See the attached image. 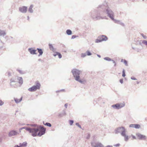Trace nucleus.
<instances>
[{
  "label": "nucleus",
  "mask_w": 147,
  "mask_h": 147,
  "mask_svg": "<svg viewBox=\"0 0 147 147\" xmlns=\"http://www.w3.org/2000/svg\"><path fill=\"white\" fill-rule=\"evenodd\" d=\"M34 127L29 128L27 127H24L20 128L19 131L20 132L21 130L23 129H25L30 133H32V135L33 137L36 136L37 135L41 136L45 134L46 131V129L44 128L42 126H37L35 124H28Z\"/></svg>",
  "instance_id": "1"
},
{
  "label": "nucleus",
  "mask_w": 147,
  "mask_h": 147,
  "mask_svg": "<svg viewBox=\"0 0 147 147\" xmlns=\"http://www.w3.org/2000/svg\"><path fill=\"white\" fill-rule=\"evenodd\" d=\"M74 79L81 84H83L84 81L80 79V75L82 71L76 69H73L71 71Z\"/></svg>",
  "instance_id": "2"
},
{
  "label": "nucleus",
  "mask_w": 147,
  "mask_h": 147,
  "mask_svg": "<svg viewBox=\"0 0 147 147\" xmlns=\"http://www.w3.org/2000/svg\"><path fill=\"white\" fill-rule=\"evenodd\" d=\"M121 132V135L124 138L125 140L127 141L129 139V137L126 133V131L125 128L123 127L118 128L116 130V133L117 134Z\"/></svg>",
  "instance_id": "3"
},
{
  "label": "nucleus",
  "mask_w": 147,
  "mask_h": 147,
  "mask_svg": "<svg viewBox=\"0 0 147 147\" xmlns=\"http://www.w3.org/2000/svg\"><path fill=\"white\" fill-rule=\"evenodd\" d=\"M40 86L41 85L39 82L37 81L36 82V85L29 88L28 89V90L31 92L35 91L37 90L40 89Z\"/></svg>",
  "instance_id": "4"
},
{
  "label": "nucleus",
  "mask_w": 147,
  "mask_h": 147,
  "mask_svg": "<svg viewBox=\"0 0 147 147\" xmlns=\"http://www.w3.org/2000/svg\"><path fill=\"white\" fill-rule=\"evenodd\" d=\"M125 106L124 102L121 103H117L115 105H112V107L114 109H119L124 107Z\"/></svg>",
  "instance_id": "5"
},
{
  "label": "nucleus",
  "mask_w": 147,
  "mask_h": 147,
  "mask_svg": "<svg viewBox=\"0 0 147 147\" xmlns=\"http://www.w3.org/2000/svg\"><path fill=\"white\" fill-rule=\"evenodd\" d=\"M107 39V37L105 36L102 35L98 37V39H96L95 40V42L98 43L103 41L106 40Z\"/></svg>",
  "instance_id": "6"
},
{
  "label": "nucleus",
  "mask_w": 147,
  "mask_h": 147,
  "mask_svg": "<svg viewBox=\"0 0 147 147\" xmlns=\"http://www.w3.org/2000/svg\"><path fill=\"white\" fill-rule=\"evenodd\" d=\"M17 78L16 77L12 78L10 80V85L12 87L16 88L17 86L16 84L18 82L16 81Z\"/></svg>",
  "instance_id": "7"
},
{
  "label": "nucleus",
  "mask_w": 147,
  "mask_h": 147,
  "mask_svg": "<svg viewBox=\"0 0 147 147\" xmlns=\"http://www.w3.org/2000/svg\"><path fill=\"white\" fill-rule=\"evenodd\" d=\"M27 7L25 6H23L19 8V11L23 13H26L27 11Z\"/></svg>",
  "instance_id": "8"
},
{
  "label": "nucleus",
  "mask_w": 147,
  "mask_h": 147,
  "mask_svg": "<svg viewBox=\"0 0 147 147\" xmlns=\"http://www.w3.org/2000/svg\"><path fill=\"white\" fill-rule=\"evenodd\" d=\"M19 134V133L16 131L12 130L10 131L8 134V136L11 137L12 136H15Z\"/></svg>",
  "instance_id": "9"
},
{
  "label": "nucleus",
  "mask_w": 147,
  "mask_h": 147,
  "mask_svg": "<svg viewBox=\"0 0 147 147\" xmlns=\"http://www.w3.org/2000/svg\"><path fill=\"white\" fill-rule=\"evenodd\" d=\"M106 11L108 16L113 20H114V15L113 12L109 10H107Z\"/></svg>",
  "instance_id": "10"
},
{
  "label": "nucleus",
  "mask_w": 147,
  "mask_h": 147,
  "mask_svg": "<svg viewBox=\"0 0 147 147\" xmlns=\"http://www.w3.org/2000/svg\"><path fill=\"white\" fill-rule=\"evenodd\" d=\"M28 50L31 54L35 55L37 54V53H36V50L33 49L32 48H29Z\"/></svg>",
  "instance_id": "11"
},
{
  "label": "nucleus",
  "mask_w": 147,
  "mask_h": 147,
  "mask_svg": "<svg viewBox=\"0 0 147 147\" xmlns=\"http://www.w3.org/2000/svg\"><path fill=\"white\" fill-rule=\"evenodd\" d=\"M27 145L26 142H24L22 143H20L19 145H16L14 147H22L23 146H26Z\"/></svg>",
  "instance_id": "12"
},
{
  "label": "nucleus",
  "mask_w": 147,
  "mask_h": 147,
  "mask_svg": "<svg viewBox=\"0 0 147 147\" xmlns=\"http://www.w3.org/2000/svg\"><path fill=\"white\" fill-rule=\"evenodd\" d=\"M137 136L138 138L139 139L145 140L146 139V137L144 135H143L140 134H138Z\"/></svg>",
  "instance_id": "13"
},
{
  "label": "nucleus",
  "mask_w": 147,
  "mask_h": 147,
  "mask_svg": "<svg viewBox=\"0 0 147 147\" xmlns=\"http://www.w3.org/2000/svg\"><path fill=\"white\" fill-rule=\"evenodd\" d=\"M49 49L51 51H52L53 52H55L56 50V49L53 47L52 44H49Z\"/></svg>",
  "instance_id": "14"
},
{
  "label": "nucleus",
  "mask_w": 147,
  "mask_h": 147,
  "mask_svg": "<svg viewBox=\"0 0 147 147\" xmlns=\"http://www.w3.org/2000/svg\"><path fill=\"white\" fill-rule=\"evenodd\" d=\"M36 50L38 51V52L39 53V55H38V56H40L42 55L43 53V51L42 49H41L37 48Z\"/></svg>",
  "instance_id": "15"
},
{
  "label": "nucleus",
  "mask_w": 147,
  "mask_h": 147,
  "mask_svg": "<svg viewBox=\"0 0 147 147\" xmlns=\"http://www.w3.org/2000/svg\"><path fill=\"white\" fill-rule=\"evenodd\" d=\"M17 79L18 80V83L19 84L22 85L23 83V80L21 77H17Z\"/></svg>",
  "instance_id": "16"
},
{
  "label": "nucleus",
  "mask_w": 147,
  "mask_h": 147,
  "mask_svg": "<svg viewBox=\"0 0 147 147\" xmlns=\"http://www.w3.org/2000/svg\"><path fill=\"white\" fill-rule=\"evenodd\" d=\"M34 7V5H30L29 8L28 9V11L30 13H32L33 12V10L32 9Z\"/></svg>",
  "instance_id": "17"
},
{
  "label": "nucleus",
  "mask_w": 147,
  "mask_h": 147,
  "mask_svg": "<svg viewBox=\"0 0 147 147\" xmlns=\"http://www.w3.org/2000/svg\"><path fill=\"white\" fill-rule=\"evenodd\" d=\"M22 100V97H21L20 99H18L17 98H14V100L15 102L16 103H18L20 102H21Z\"/></svg>",
  "instance_id": "18"
},
{
  "label": "nucleus",
  "mask_w": 147,
  "mask_h": 147,
  "mask_svg": "<svg viewBox=\"0 0 147 147\" xmlns=\"http://www.w3.org/2000/svg\"><path fill=\"white\" fill-rule=\"evenodd\" d=\"M6 35V33L4 30H0V36H4Z\"/></svg>",
  "instance_id": "19"
},
{
  "label": "nucleus",
  "mask_w": 147,
  "mask_h": 147,
  "mask_svg": "<svg viewBox=\"0 0 147 147\" xmlns=\"http://www.w3.org/2000/svg\"><path fill=\"white\" fill-rule=\"evenodd\" d=\"M94 147H103V146L101 143H97L94 145Z\"/></svg>",
  "instance_id": "20"
},
{
  "label": "nucleus",
  "mask_w": 147,
  "mask_h": 147,
  "mask_svg": "<svg viewBox=\"0 0 147 147\" xmlns=\"http://www.w3.org/2000/svg\"><path fill=\"white\" fill-rule=\"evenodd\" d=\"M66 33L68 35H71L72 34V31L69 29L67 30L66 31Z\"/></svg>",
  "instance_id": "21"
},
{
  "label": "nucleus",
  "mask_w": 147,
  "mask_h": 147,
  "mask_svg": "<svg viewBox=\"0 0 147 147\" xmlns=\"http://www.w3.org/2000/svg\"><path fill=\"white\" fill-rule=\"evenodd\" d=\"M121 62H123L124 63H125V65L126 66H127L128 65L127 62L126 60L122 59L121 60Z\"/></svg>",
  "instance_id": "22"
},
{
  "label": "nucleus",
  "mask_w": 147,
  "mask_h": 147,
  "mask_svg": "<svg viewBox=\"0 0 147 147\" xmlns=\"http://www.w3.org/2000/svg\"><path fill=\"white\" fill-rule=\"evenodd\" d=\"M17 70L18 71L19 73L21 74H24L25 73V72L24 71H23L19 69H17Z\"/></svg>",
  "instance_id": "23"
},
{
  "label": "nucleus",
  "mask_w": 147,
  "mask_h": 147,
  "mask_svg": "<svg viewBox=\"0 0 147 147\" xmlns=\"http://www.w3.org/2000/svg\"><path fill=\"white\" fill-rule=\"evenodd\" d=\"M86 53V55L87 56H90L92 54V53L89 51H87Z\"/></svg>",
  "instance_id": "24"
},
{
  "label": "nucleus",
  "mask_w": 147,
  "mask_h": 147,
  "mask_svg": "<svg viewBox=\"0 0 147 147\" xmlns=\"http://www.w3.org/2000/svg\"><path fill=\"white\" fill-rule=\"evenodd\" d=\"M86 56V53H82L81 55V57L82 58H84Z\"/></svg>",
  "instance_id": "25"
},
{
  "label": "nucleus",
  "mask_w": 147,
  "mask_h": 147,
  "mask_svg": "<svg viewBox=\"0 0 147 147\" xmlns=\"http://www.w3.org/2000/svg\"><path fill=\"white\" fill-rule=\"evenodd\" d=\"M43 124L44 125H47L49 127H51V124L50 123H48V122H47L45 123H44Z\"/></svg>",
  "instance_id": "26"
},
{
  "label": "nucleus",
  "mask_w": 147,
  "mask_h": 147,
  "mask_svg": "<svg viewBox=\"0 0 147 147\" xmlns=\"http://www.w3.org/2000/svg\"><path fill=\"white\" fill-rule=\"evenodd\" d=\"M140 127V125L139 124H135L134 128L136 129L139 128Z\"/></svg>",
  "instance_id": "27"
},
{
  "label": "nucleus",
  "mask_w": 147,
  "mask_h": 147,
  "mask_svg": "<svg viewBox=\"0 0 147 147\" xmlns=\"http://www.w3.org/2000/svg\"><path fill=\"white\" fill-rule=\"evenodd\" d=\"M57 55L58 56V57L59 59L62 58V56L61 53L59 52H57Z\"/></svg>",
  "instance_id": "28"
},
{
  "label": "nucleus",
  "mask_w": 147,
  "mask_h": 147,
  "mask_svg": "<svg viewBox=\"0 0 147 147\" xmlns=\"http://www.w3.org/2000/svg\"><path fill=\"white\" fill-rule=\"evenodd\" d=\"M74 121L73 120H69V124L70 125H73V123Z\"/></svg>",
  "instance_id": "29"
},
{
  "label": "nucleus",
  "mask_w": 147,
  "mask_h": 147,
  "mask_svg": "<svg viewBox=\"0 0 147 147\" xmlns=\"http://www.w3.org/2000/svg\"><path fill=\"white\" fill-rule=\"evenodd\" d=\"M104 59L108 61H111V59L108 57H106L104 58Z\"/></svg>",
  "instance_id": "30"
},
{
  "label": "nucleus",
  "mask_w": 147,
  "mask_h": 147,
  "mask_svg": "<svg viewBox=\"0 0 147 147\" xmlns=\"http://www.w3.org/2000/svg\"><path fill=\"white\" fill-rule=\"evenodd\" d=\"M76 125L77 126L80 128H82L81 126L80 125H79V123H76Z\"/></svg>",
  "instance_id": "31"
},
{
  "label": "nucleus",
  "mask_w": 147,
  "mask_h": 147,
  "mask_svg": "<svg viewBox=\"0 0 147 147\" xmlns=\"http://www.w3.org/2000/svg\"><path fill=\"white\" fill-rule=\"evenodd\" d=\"M142 43L145 45L147 46V41L145 40L143 41L142 42Z\"/></svg>",
  "instance_id": "32"
},
{
  "label": "nucleus",
  "mask_w": 147,
  "mask_h": 147,
  "mask_svg": "<svg viewBox=\"0 0 147 147\" xmlns=\"http://www.w3.org/2000/svg\"><path fill=\"white\" fill-rule=\"evenodd\" d=\"M78 36H76L75 35H73L72 36L71 39H74V38H76V37H77Z\"/></svg>",
  "instance_id": "33"
},
{
  "label": "nucleus",
  "mask_w": 147,
  "mask_h": 147,
  "mask_svg": "<svg viewBox=\"0 0 147 147\" xmlns=\"http://www.w3.org/2000/svg\"><path fill=\"white\" fill-rule=\"evenodd\" d=\"M125 76V72L124 70H123V71L122 76L123 77Z\"/></svg>",
  "instance_id": "34"
},
{
  "label": "nucleus",
  "mask_w": 147,
  "mask_h": 147,
  "mask_svg": "<svg viewBox=\"0 0 147 147\" xmlns=\"http://www.w3.org/2000/svg\"><path fill=\"white\" fill-rule=\"evenodd\" d=\"M4 104V102L1 100H0V106H2Z\"/></svg>",
  "instance_id": "35"
},
{
  "label": "nucleus",
  "mask_w": 147,
  "mask_h": 147,
  "mask_svg": "<svg viewBox=\"0 0 147 147\" xmlns=\"http://www.w3.org/2000/svg\"><path fill=\"white\" fill-rule=\"evenodd\" d=\"M135 124H132L129 125V127H134Z\"/></svg>",
  "instance_id": "36"
},
{
  "label": "nucleus",
  "mask_w": 147,
  "mask_h": 147,
  "mask_svg": "<svg viewBox=\"0 0 147 147\" xmlns=\"http://www.w3.org/2000/svg\"><path fill=\"white\" fill-rule=\"evenodd\" d=\"M120 144H116L115 145H114V146H116V147H119L120 146Z\"/></svg>",
  "instance_id": "37"
},
{
  "label": "nucleus",
  "mask_w": 147,
  "mask_h": 147,
  "mask_svg": "<svg viewBox=\"0 0 147 147\" xmlns=\"http://www.w3.org/2000/svg\"><path fill=\"white\" fill-rule=\"evenodd\" d=\"M112 62H113V63L114 64V66H116V62H115V61L113 60H112Z\"/></svg>",
  "instance_id": "38"
},
{
  "label": "nucleus",
  "mask_w": 147,
  "mask_h": 147,
  "mask_svg": "<svg viewBox=\"0 0 147 147\" xmlns=\"http://www.w3.org/2000/svg\"><path fill=\"white\" fill-rule=\"evenodd\" d=\"M63 113L62 114H63V116L66 115V113L65 111V110H63Z\"/></svg>",
  "instance_id": "39"
},
{
  "label": "nucleus",
  "mask_w": 147,
  "mask_h": 147,
  "mask_svg": "<svg viewBox=\"0 0 147 147\" xmlns=\"http://www.w3.org/2000/svg\"><path fill=\"white\" fill-rule=\"evenodd\" d=\"M141 35L145 39L146 38V36L144 35L143 34H141Z\"/></svg>",
  "instance_id": "40"
},
{
  "label": "nucleus",
  "mask_w": 147,
  "mask_h": 147,
  "mask_svg": "<svg viewBox=\"0 0 147 147\" xmlns=\"http://www.w3.org/2000/svg\"><path fill=\"white\" fill-rule=\"evenodd\" d=\"M57 52H55V53L54 54H53V55L54 57H55V56H56L57 55Z\"/></svg>",
  "instance_id": "41"
},
{
  "label": "nucleus",
  "mask_w": 147,
  "mask_h": 147,
  "mask_svg": "<svg viewBox=\"0 0 147 147\" xmlns=\"http://www.w3.org/2000/svg\"><path fill=\"white\" fill-rule=\"evenodd\" d=\"M63 116V114H60L59 115V116L60 117H62Z\"/></svg>",
  "instance_id": "42"
},
{
  "label": "nucleus",
  "mask_w": 147,
  "mask_h": 147,
  "mask_svg": "<svg viewBox=\"0 0 147 147\" xmlns=\"http://www.w3.org/2000/svg\"><path fill=\"white\" fill-rule=\"evenodd\" d=\"M131 79L132 80H136V79L134 77H132L131 78Z\"/></svg>",
  "instance_id": "43"
},
{
  "label": "nucleus",
  "mask_w": 147,
  "mask_h": 147,
  "mask_svg": "<svg viewBox=\"0 0 147 147\" xmlns=\"http://www.w3.org/2000/svg\"><path fill=\"white\" fill-rule=\"evenodd\" d=\"M123 79H121L120 80H119L121 84L123 83Z\"/></svg>",
  "instance_id": "44"
},
{
  "label": "nucleus",
  "mask_w": 147,
  "mask_h": 147,
  "mask_svg": "<svg viewBox=\"0 0 147 147\" xmlns=\"http://www.w3.org/2000/svg\"><path fill=\"white\" fill-rule=\"evenodd\" d=\"M90 136L89 134H88V135H87V137H86V138L87 139H89L90 138Z\"/></svg>",
  "instance_id": "45"
},
{
  "label": "nucleus",
  "mask_w": 147,
  "mask_h": 147,
  "mask_svg": "<svg viewBox=\"0 0 147 147\" xmlns=\"http://www.w3.org/2000/svg\"><path fill=\"white\" fill-rule=\"evenodd\" d=\"M60 91L61 92H65V90L64 89H62L60 90Z\"/></svg>",
  "instance_id": "46"
},
{
  "label": "nucleus",
  "mask_w": 147,
  "mask_h": 147,
  "mask_svg": "<svg viewBox=\"0 0 147 147\" xmlns=\"http://www.w3.org/2000/svg\"><path fill=\"white\" fill-rule=\"evenodd\" d=\"M132 137L133 139H136V137L135 136H134L132 135Z\"/></svg>",
  "instance_id": "47"
},
{
  "label": "nucleus",
  "mask_w": 147,
  "mask_h": 147,
  "mask_svg": "<svg viewBox=\"0 0 147 147\" xmlns=\"http://www.w3.org/2000/svg\"><path fill=\"white\" fill-rule=\"evenodd\" d=\"M67 103H66V104H65V107L66 108H67Z\"/></svg>",
  "instance_id": "48"
},
{
  "label": "nucleus",
  "mask_w": 147,
  "mask_h": 147,
  "mask_svg": "<svg viewBox=\"0 0 147 147\" xmlns=\"http://www.w3.org/2000/svg\"><path fill=\"white\" fill-rule=\"evenodd\" d=\"M106 147H113V146H112L108 145L106 146Z\"/></svg>",
  "instance_id": "49"
},
{
  "label": "nucleus",
  "mask_w": 147,
  "mask_h": 147,
  "mask_svg": "<svg viewBox=\"0 0 147 147\" xmlns=\"http://www.w3.org/2000/svg\"><path fill=\"white\" fill-rule=\"evenodd\" d=\"M56 93H58V92H61V91H60V90H59L56 91Z\"/></svg>",
  "instance_id": "50"
},
{
  "label": "nucleus",
  "mask_w": 147,
  "mask_h": 147,
  "mask_svg": "<svg viewBox=\"0 0 147 147\" xmlns=\"http://www.w3.org/2000/svg\"><path fill=\"white\" fill-rule=\"evenodd\" d=\"M27 19L28 20H29V16H28L27 17Z\"/></svg>",
  "instance_id": "51"
},
{
  "label": "nucleus",
  "mask_w": 147,
  "mask_h": 147,
  "mask_svg": "<svg viewBox=\"0 0 147 147\" xmlns=\"http://www.w3.org/2000/svg\"><path fill=\"white\" fill-rule=\"evenodd\" d=\"M38 60V61H41V59H39Z\"/></svg>",
  "instance_id": "52"
},
{
  "label": "nucleus",
  "mask_w": 147,
  "mask_h": 147,
  "mask_svg": "<svg viewBox=\"0 0 147 147\" xmlns=\"http://www.w3.org/2000/svg\"><path fill=\"white\" fill-rule=\"evenodd\" d=\"M98 56L99 57H100V56L98 55Z\"/></svg>",
  "instance_id": "53"
},
{
  "label": "nucleus",
  "mask_w": 147,
  "mask_h": 147,
  "mask_svg": "<svg viewBox=\"0 0 147 147\" xmlns=\"http://www.w3.org/2000/svg\"><path fill=\"white\" fill-rule=\"evenodd\" d=\"M98 56L99 57H100V56L98 55Z\"/></svg>",
  "instance_id": "54"
},
{
  "label": "nucleus",
  "mask_w": 147,
  "mask_h": 147,
  "mask_svg": "<svg viewBox=\"0 0 147 147\" xmlns=\"http://www.w3.org/2000/svg\"><path fill=\"white\" fill-rule=\"evenodd\" d=\"M98 56L99 57H100V56L98 55Z\"/></svg>",
  "instance_id": "55"
},
{
  "label": "nucleus",
  "mask_w": 147,
  "mask_h": 147,
  "mask_svg": "<svg viewBox=\"0 0 147 147\" xmlns=\"http://www.w3.org/2000/svg\"><path fill=\"white\" fill-rule=\"evenodd\" d=\"M91 144L92 145V142H91Z\"/></svg>",
  "instance_id": "56"
},
{
  "label": "nucleus",
  "mask_w": 147,
  "mask_h": 147,
  "mask_svg": "<svg viewBox=\"0 0 147 147\" xmlns=\"http://www.w3.org/2000/svg\"><path fill=\"white\" fill-rule=\"evenodd\" d=\"M139 83V82H137V84H138Z\"/></svg>",
  "instance_id": "57"
}]
</instances>
